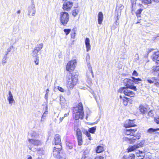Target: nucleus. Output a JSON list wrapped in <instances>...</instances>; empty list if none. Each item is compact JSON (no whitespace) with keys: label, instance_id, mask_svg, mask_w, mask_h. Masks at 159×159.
<instances>
[{"label":"nucleus","instance_id":"obj_41","mask_svg":"<svg viewBox=\"0 0 159 159\" xmlns=\"http://www.w3.org/2000/svg\"><path fill=\"white\" fill-rule=\"evenodd\" d=\"M143 10L142 9H140L138 10L136 12V16H138V15H139V14H140L142 11Z\"/></svg>","mask_w":159,"mask_h":159},{"label":"nucleus","instance_id":"obj_1","mask_svg":"<svg viewBox=\"0 0 159 159\" xmlns=\"http://www.w3.org/2000/svg\"><path fill=\"white\" fill-rule=\"evenodd\" d=\"M78 80V75L69 73L66 76V86L69 89H72L77 84Z\"/></svg>","mask_w":159,"mask_h":159},{"label":"nucleus","instance_id":"obj_7","mask_svg":"<svg viewBox=\"0 0 159 159\" xmlns=\"http://www.w3.org/2000/svg\"><path fill=\"white\" fill-rule=\"evenodd\" d=\"M134 137L132 138H125V140L128 143L130 144H132L137 140L139 139L140 137V134L139 133H138L136 135H135L134 134Z\"/></svg>","mask_w":159,"mask_h":159},{"label":"nucleus","instance_id":"obj_55","mask_svg":"<svg viewBox=\"0 0 159 159\" xmlns=\"http://www.w3.org/2000/svg\"><path fill=\"white\" fill-rule=\"evenodd\" d=\"M90 70V71H91V72L92 74V76L93 78L94 77V75H93V71H92V68H91L90 69V70Z\"/></svg>","mask_w":159,"mask_h":159},{"label":"nucleus","instance_id":"obj_32","mask_svg":"<svg viewBox=\"0 0 159 159\" xmlns=\"http://www.w3.org/2000/svg\"><path fill=\"white\" fill-rule=\"evenodd\" d=\"M152 70L154 72H157L159 71V66H154L152 68Z\"/></svg>","mask_w":159,"mask_h":159},{"label":"nucleus","instance_id":"obj_62","mask_svg":"<svg viewBox=\"0 0 159 159\" xmlns=\"http://www.w3.org/2000/svg\"><path fill=\"white\" fill-rule=\"evenodd\" d=\"M9 52H8V51H7V52H6V53L5 54V56H6V57H7V56Z\"/></svg>","mask_w":159,"mask_h":159},{"label":"nucleus","instance_id":"obj_34","mask_svg":"<svg viewBox=\"0 0 159 159\" xmlns=\"http://www.w3.org/2000/svg\"><path fill=\"white\" fill-rule=\"evenodd\" d=\"M78 144L79 146L83 144V139L82 137L77 138Z\"/></svg>","mask_w":159,"mask_h":159},{"label":"nucleus","instance_id":"obj_45","mask_svg":"<svg viewBox=\"0 0 159 159\" xmlns=\"http://www.w3.org/2000/svg\"><path fill=\"white\" fill-rule=\"evenodd\" d=\"M35 59H36L34 61V62L36 65H38L39 64V57H36Z\"/></svg>","mask_w":159,"mask_h":159},{"label":"nucleus","instance_id":"obj_50","mask_svg":"<svg viewBox=\"0 0 159 159\" xmlns=\"http://www.w3.org/2000/svg\"><path fill=\"white\" fill-rule=\"evenodd\" d=\"M132 75L134 76H138V74L136 70H134V71Z\"/></svg>","mask_w":159,"mask_h":159},{"label":"nucleus","instance_id":"obj_18","mask_svg":"<svg viewBox=\"0 0 159 159\" xmlns=\"http://www.w3.org/2000/svg\"><path fill=\"white\" fill-rule=\"evenodd\" d=\"M60 99V104L61 105V107L65 108L66 107L68 106L67 103H66V100L63 97H61Z\"/></svg>","mask_w":159,"mask_h":159},{"label":"nucleus","instance_id":"obj_30","mask_svg":"<svg viewBox=\"0 0 159 159\" xmlns=\"http://www.w3.org/2000/svg\"><path fill=\"white\" fill-rule=\"evenodd\" d=\"M132 78L133 80H133V83H134L135 84H139L140 83V82H139V81H140L142 80L139 78H136L134 77H132Z\"/></svg>","mask_w":159,"mask_h":159},{"label":"nucleus","instance_id":"obj_51","mask_svg":"<svg viewBox=\"0 0 159 159\" xmlns=\"http://www.w3.org/2000/svg\"><path fill=\"white\" fill-rule=\"evenodd\" d=\"M90 57L89 55L88 54H87L86 57V60L87 61H89L90 59Z\"/></svg>","mask_w":159,"mask_h":159},{"label":"nucleus","instance_id":"obj_10","mask_svg":"<svg viewBox=\"0 0 159 159\" xmlns=\"http://www.w3.org/2000/svg\"><path fill=\"white\" fill-rule=\"evenodd\" d=\"M61 145H59L58 146H55L54 147L55 149L53 150V154L54 156L56 157H57L58 156H59L60 154V151L61 149Z\"/></svg>","mask_w":159,"mask_h":159},{"label":"nucleus","instance_id":"obj_44","mask_svg":"<svg viewBox=\"0 0 159 159\" xmlns=\"http://www.w3.org/2000/svg\"><path fill=\"white\" fill-rule=\"evenodd\" d=\"M7 59V57L6 56H4V57H3L2 59V64L3 63H6V59Z\"/></svg>","mask_w":159,"mask_h":159},{"label":"nucleus","instance_id":"obj_36","mask_svg":"<svg viewBox=\"0 0 159 159\" xmlns=\"http://www.w3.org/2000/svg\"><path fill=\"white\" fill-rule=\"evenodd\" d=\"M142 2L145 4H149L151 3V0H142Z\"/></svg>","mask_w":159,"mask_h":159},{"label":"nucleus","instance_id":"obj_14","mask_svg":"<svg viewBox=\"0 0 159 159\" xmlns=\"http://www.w3.org/2000/svg\"><path fill=\"white\" fill-rule=\"evenodd\" d=\"M124 126L125 127L127 128L134 126L135 125L133 123V120H128L126 121Z\"/></svg>","mask_w":159,"mask_h":159},{"label":"nucleus","instance_id":"obj_53","mask_svg":"<svg viewBox=\"0 0 159 159\" xmlns=\"http://www.w3.org/2000/svg\"><path fill=\"white\" fill-rule=\"evenodd\" d=\"M156 39H159V34L157 35L156 37H154L153 38V40H155Z\"/></svg>","mask_w":159,"mask_h":159},{"label":"nucleus","instance_id":"obj_46","mask_svg":"<svg viewBox=\"0 0 159 159\" xmlns=\"http://www.w3.org/2000/svg\"><path fill=\"white\" fill-rule=\"evenodd\" d=\"M148 115L149 117H152L153 116V113L152 111H151L148 112Z\"/></svg>","mask_w":159,"mask_h":159},{"label":"nucleus","instance_id":"obj_17","mask_svg":"<svg viewBox=\"0 0 159 159\" xmlns=\"http://www.w3.org/2000/svg\"><path fill=\"white\" fill-rule=\"evenodd\" d=\"M151 58L153 61L156 60V63H157L158 60H159V51L154 52Z\"/></svg>","mask_w":159,"mask_h":159},{"label":"nucleus","instance_id":"obj_37","mask_svg":"<svg viewBox=\"0 0 159 159\" xmlns=\"http://www.w3.org/2000/svg\"><path fill=\"white\" fill-rule=\"evenodd\" d=\"M39 52L37 51L36 49H34V50L33 52V56L36 57H37V54Z\"/></svg>","mask_w":159,"mask_h":159},{"label":"nucleus","instance_id":"obj_48","mask_svg":"<svg viewBox=\"0 0 159 159\" xmlns=\"http://www.w3.org/2000/svg\"><path fill=\"white\" fill-rule=\"evenodd\" d=\"M58 89L59 91L61 92H65V89L61 87H58Z\"/></svg>","mask_w":159,"mask_h":159},{"label":"nucleus","instance_id":"obj_22","mask_svg":"<svg viewBox=\"0 0 159 159\" xmlns=\"http://www.w3.org/2000/svg\"><path fill=\"white\" fill-rule=\"evenodd\" d=\"M159 130V128H157L156 129H154L153 128H150L148 129L147 132L148 133H149L150 134H152L153 133H156L157 131Z\"/></svg>","mask_w":159,"mask_h":159},{"label":"nucleus","instance_id":"obj_15","mask_svg":"<svg viewBox=\"0 0 159 159\" xmlns=\"http://www.w3.org/2000/svg\"><path fill=\"white\" fill-rule=\"evenodd\" d=\"M54 141L56 146H58L59 145H61V139L59 134H56L55 135Z\"/></svg>","mask_w":159,"mask_h":159},{"label":"nucleus","instance_id":"obj_52","mask_svg":"<svg viewBox=\"0 0 159 159\" xmlns=\"http://www.w3.org/2000/svg\"><path fill=\"white\" fill-rule=\"evenodd\" d=\"M155 121L157 124H159V117L156 118L155 119Z\"/></svg>","mask_w":159,"mask_h":159},{"label":"nucleus","instance_id":"obj_43","mask_svg":"<svg viewBox=\"0 0 159 159\" xmlns=\"http://www.w3.org/2000/svg\"><path fill=\"white\" fill-rule=\"evenodd\" d=\"M87 81L90 85H91L92 84V80L89 77L87 78Z\"/></svg>","mask_w":159,"mask_h":159},{"label":"nucleus","instance_id":"obj_11","mask_svg":"<svg viewBox=\"0 0 159 159\" xmlns=\"http://www.w3.org/2000/svg\"><path fill=\"white\" fill-rule=\"evenodd\" d=\"M147 81L150 84L154 83L155 85L156 86L159 85V80H157L155 77H153L148 78L147 80Z\"/></svg>","mask_w":159,"mask_h":159},{"label":"nucleus","instance_id":"obj_28","mask_svg":"<svg viewBox=\"0 0 159 159\" xmlns=\"http://www.w3.org/2000/svg\"><path fill=\"white\" fill-rule=\"evenodd\" d=\"M76 135L77 138L82 137V133L80 129L78 128L76 130Z\"/></svg>","mask_w":159,"mask_h":159},{"label":"nucleus","instance_id":"obj_4","mask_svg":"<svg viewBox=\"0 0 159 159\" xmlns=\"http://www.w3.org/2000/svg\"><path fill=\"white\" fill-rule=\"evenodd\" d=\"M128 89L125 87L120 88L118 91L121 93H123L125 95L130 97H134L135 93Z\"/></svg>","mask_w":159,"mask_h":159},{"label":"nucleus","instance_id":"obj_35","mask_svg":"<svg viewBox=\"0 0 159 159\" xmlns=\"http://www.w3.org/2000/svg\"><path fill=\"white\" fill-rule=\"evenodd\" d=\"M79 11L77 9H75L73 10L72 12V15L75 16L78 13Z\"/></svg>","mask_w":159,"mask_h":159},{"label":"nucleus","instance_id":"obj_23","mask_svg":"<svg viewBox=\"0 0 159 159\" xmlns=\"http://www.w3.org/2000/svg\"><path fill=\"white\" fill-rule=\"evenodd\" d=\"M120 97L121 99L123 101V103L124 105L126 106L128 104V98L125 97H122L121 96H120Z\"/></svg>","mask_w":159,"mask_h":159},{"label":"nucleus","instance_id":"obj_25","mask_svg":"<svg viewBox=\"0 0 159 159\" xmlns=\"http://www.w3.org/2000/svg\"><path fill=\"white\" fill-rule=\"evenodd\" d=\"M136 0H131L132 11H134L136 7Z\"/></svg>","mask_w":159,"mask_h":159},{"label":"nucleus","instance_id":"obj_61","mask_svg":"<svg viewBox=\"0 0 159 159\" xmlns=\"http://www.w3.org/2000/svg\"><path fill=\"white\" fill-rule=\"evenodd\" d=\"M70 93H71L70 92L69 90H68V92H67V94L68 95H70Z\"/></svg>","mask_w":159,"mask_h":159},{"label":"nucleus","instance_id":"obj_60","mask_svg":"<svg viewBox=\"0 0 159 159\" xmlns=\"http://www.w3.org/2000/svg\"><path fill=\"white\" fill-rule=\"evenodd\" d=\"M49 89H47L46 90V94H48V93H49Z\"/></svg>","mask_w":159,"mask_h":159},{"label":"nucleus","instance_id":"obj_13","mask_svg":"<svg viewBox=\"0 0 159 159\" xmlns=\"http://www.w3.org/2000/svg\"><path fill=\"white\" fill-rule=\"evenodd\" d=\"M137 131V129H127L124 130L125 134L127 135H130L131 136L134 135L135 132Z\"/></svg>","mask_w":159,"mask_h":159},{"label":"nucleus","instance_id":"obj_27","mask_svg":"<svg viewBox=\"0 0 159 159\" xmlns=\"http://www.w3.org/2000/svg\"><path fill=\"white\" fill-rule=\"evenodd\" d=\"M104 150V148L102 146H98L96 149V152L97 153H100Z\"/></svg>","mask_w":159,"mask_h":159},{"label":"nucleus","instance_id":"obj_59","mask_svg":"<svg viewBox=\"0 0 159 159\" xmlns=\"http://www.w3.org/2000/svg\"><path fill=\"white\" fill-rule=\"evenodd\" d=\"M64 119V117H61L60 119V122H61Z\"/></svg>","mask_w":159,"mask_h":159},{"label":"nucleus","instance_id":"obj_26","mask_svg":"<svg viewBox=\"0 0 159 159\" xmlns=\"http://www.w3.org/2000/svg\"><path fill=\"white\" fill-rule=\"evenodd\" d=\"M124 8V6L121 4H117L116 7V10H118V11L120 12Z\"/></svg>","mask_w":159,"mask_h":159},{"label":"nucleus","instance_id":"obj_24","mask_svg":"<svg viewBox=\"0 0 159 159\" xmlns=\"http://www.w3.org/2000/svg\"><path fill=\"white\" fill-rule=\"evenodd\" d=\"M140 112L143 114L145 113L147 110V108L143 105H141L139 107Z\"/></svg>","mask_w":159,"mask_h":159},{"label":"nucleus","instance_id":"obj_6","mask_svg":"<svg viewBox=\"0 0 159 159\" xmlns=\"http://www.w3.org/2000/svg\"><path fill=\"white\" fill-rule=\"evenodd\" d=\"M77 61L75 59H73L69 61L66 66V69L69 71L73 70L76 65Z\"/></svg>","mask_w":159,"mask_h":159},{"label":"nucleus","instance_id":"obj_33","mask_svg":"<svg viewBox=\"0 0 159 159\" xmlns=\"http://www.w3.org/2000/svg\"><path fill=\"white\" fill-rule=\"evenodd\" d=\"M96 128V126L93 127L92 128H90L89 129V133H91L93 134L95 131Z\"/></svg>","mask_w":159,"mask_h":159},{"label":"nucleus","instance_id":"obj_47","mask_svg":"<svg viewBox=\"0 0 159 159\" xmlns=\"http://www.w3.org/2000/svg\"><path fill=\"white\" fill-rule=\"evenodd\" d=\"M143 143L142 142H140L137 145H136V146H137V148H139L140 147H141L143 145Z\"/></svg>","mask_w":159,"mask_h":159},{"label":"nucleus","instance_id":"obj_2","mask_svg":"<svg viewBox=\"0 0 159 159\" xmlns=\"http://www.w3.org/2000/svg\"><path fill=\"white\" fill-rule=\"evenodd\" d=\"M73 115L75 116V120L79 119H82L84 116L83 111V107L82 103H79L77 107L74 108L73 110Z\"/></svg>","mask_w":159,"mask_h":159},{"label":"nucleus","instance_id":"obj_64","mask_svg":"<svg viewBox=\"0 0 159 159\" xmlns=\"http://www.w3.org/2000/svg\"><path fill=\"white\" fill-rule=\"evenodd\" d=\"M126 159V157L125 156H123V157L122 159Z\"/></svg>","mask_w":159,"mask_h":159},{"label":"nucleus","instance_id":"obj_8","mask_svg":"<svg viewBox=\"0 0 159 159\" xmlns=\"http://www.w3.org/2000/svg\"><path fill=\"white\" fill-rule=\"evenodd\" d=\"M35 5L33 4L28 8V14L29 16H33L35 15Z\"/></svg>","mask_w":159,"mask_h":159},{"label":"nucleus","instance_id":"obj_42","mask_svg":"<svg viewBox=\"0 0 159 159\" xmlns=\"http://www.w3.org/2000/svg\"><path fill=\"white\" fill-rule=\"evenodd\" d=\"M47 113L48 112L46 111L44 113L43 116H42L41 121H43V119H45V117L46 116V115L47 114Z\"/></svg>","mask_w":159,"mask_h":159},{"label":"nucleus","instance_id":"obj_20","mask_svg":"<svg viewBox=\"0 0 159 159\" xmlns=\"http://www.w3.org/2000/svg\"><path fill=\"white\" fill-rule=\"evenodd\" d=\"M98 23L101 24L103 19V15L102 12H99L98 13Z\"/></svg>","mask_w":159,"mask_h":159},{"label":"nucleus","instance_id":"obj_16","mask_svg":"<svg viewBox=\"0 0 159 159\" xmlns=\"http://www.w3.org/2000/svg\"><path fill=\"white\" fill-rule=\"evenodd\" d=\"M8 95L9 96L7 97V100L9 102V103L11 105V104L13 102H15V100L13 98V96L12 94L10 91H8Z\"/></svg>","mask_w":159,"mask_h":159},{"label":"nucleus","instance_id":"obj_31","mask_svg":"<svg viewBox=\"0 0 159 159\" xmlns=\"http://www.w3.org/2000/svg\"><path fill=\"white\" fill-rule=\"evenodd\" d=\"M43 47V44L42 43H41L38 45L34 49L37 51L38 52L41 49H42Z\"/></svg>","mask_w":159,"mask_h":159},{"label":"nucleus","instance_id":"obj_39","mask_svg":"<svg viewBox=\"0 0 159 159\" xmlns=\"http://www.w3.org/2000/svg\"><path fill=\"white\" fill-rule=\"evenodd\" d=\"M135 155L133 154H129L128 159H135Z\"/></svg>","mask_w":159,"mask_h":159},{"label":"nucleus","instance_id":"obj_40","mask_svg":"<svg viewBox=\"0 0 159 159\" xmlns=\"http://www.w3.org/2000/svg\"><path fill=\"white\" fill-rule=\"evenodd\" d=\"M64 32H65L66 35H67L70 33L71 31L70 29H65L64 30Z\"/></svg>","mask_w":159,"mask_h":159},{"label":"nucleus","instance_id":"obj_38","mask_svg":"<svg viewBox=\"0 0 159 159\" xmlns=\"http://www.w3.org/2000/svg\"><path fill=\"white\" fill-rule=\"evenodd\" d=\"M85 134L88 138V139L89 140H91V139L90 134L89 132L87 131H86L85 132Z\"/></svg>","mask_w":159,"mask_h":159},{"label":"nucleus","instance_id":"obj_57","mask_svg":"<svg viewBox=\"0 0 159 159\" xmlns=\"http://www.w3.org/2000/svg\"><path fill=\"white\" fill-rule=\"evenodd\" d=\"M75 33H74L73 34L71 35V38H73V39H74L75 38Z\"/></svg>","mask_w":159,"mask_h":159},{"label":"nucleus","instance_id":"obj_9","mask_svg":"<svg viewBox=\"0 0 159 159\" xmlns=\"http://www.w3.org/2000/svg\"><path fill=\"white\" fill-rule=\"evenodd\" d=\"M28 141L30 144L35 146H39L41 145V141L37 139H29Z\"/></svg>","mask_w":159,"mask_h":159},{"label":"nucleus","instance_id":"obj_54","mask_svg":"<svg viewBox=\"0 0 159 159\" xmlns=\"http://www.w3.org/2000/svg\"><path fill=\"white\" fill-rule=\"evenodd\" d=\"M95 159H105V158L102 156L96 157Z\"/></svg>","mask_w":159,"mask_h":159},{"label":"nucleus","instance_id":"obj_19","mask_svg":"<svg viewBox=\"0 0 159 159\" xmlns=\"http://www.w3.org/2000/svg\"><path fill=\"white\" fill-rule=\"evenodd\" d=\"M90 40L88 38H86L85 40V44L87 48V51H89L90 49Z\"/></svg>","mask_w":159,"mask_h":159},{"label":"nucleus","instance_id":"obj_29","mask_svg":"<svg viewBox=\"0 0 159 159\" xmlns=\"http://www.w3.org/2000/svg\"><path fill=\"white\" fill-rule=\"evenodd\" d=\"M137 148V146H136V145H134V146H130L128 148V152H130L133 151Z\"/></svg>","mask_w":159,"mask_h":159},{"label":"nucleus","instance_id":"obj_63","mask_svg":"<svg viewBox=\"0 0 159 159\" xmlns=\"http://www.w3.org/2000/svg\"><path fill=\"white\" fill-rule=\"evenodd\" d=\"M86 157V156L84 155L82 157L81 159H84Z\"/></svg>","mask_w":159,"mask_h":159},{"label":"nucleus","instance_id":"obj_49","mask_svg":"<svg viewBox=\"0 0 159 159\" xmlns=\"http://www.w3.org/2000/svg\"><path fill=\"white\" fill-rule=\"evenodd\" d=\"M13 48V46H11L7 49V51H8V52H10L11 51V50Z\"/></svg>","mask_w":159,"mask_h":159},{"label":"nucleus","instance_id":"obj_56","mask_svg":"<svg viewBox=\"0 0 159 159\" xmlns=\"http://www.w3.org/2000/svg\"><path fill=\"white\" fill-rule=\"evenodd\" d=\"M153 50V49H150L148 51H147V53L148 54L149 52H152Z\"/></svg>","mask_w":159,"mask_h":159},{"label":"nucleus","instance_id":"obj_3","mask_svg":"<svg viewBox=\"0 0 159 159\" xmlns=\"http://www.w3.org/2000/svg\"><path fill=\"white\" fill-rule=\"evenodd\" d=\"M70 16L66 12L62 11L60 13V20L61 23L64 26H66L69 21Z\"/></svg>","mask_w":159,"mask_h":159},{"label":"nucleus","instance_id":"obj_21","mask_svg":"<svg viewBox=\"0 0 159 159\" xmlns=\"http://www.w3.org/2000/svg\"><path fill=\"white\" fill-rule=\"evenodd\" d=\"M30 135L32 138V139H37L39 138V134L35 131H33L30 134Z\"/></svg>","mask_w":159,"mask_h":159},{"label":"nucleus","instance_id":"obj_5","mask_svg":"<svg viewBox=\"0 0 159 159\" xmlns=\"http://www.w3.org/2000/svg\"><path fill=\"white\" fill-rule=\"evenodd\" d=\"M124 83L126 88H129L135 91L137 90V89L136 86L133 85V81L132 80L129 79H125L124 80Z\"/></svg>","mask_w":159,"mask_h":159},{"label":"nucleus","instance_id":"obj_12","mask_svg":"<svg viewBox=\"0 0 159 159\" xmlns=\"http://www.w3.org/2000/svg\"><path fill=\"white\" fill-rule=\"evenodd\" d=\"M73 6V3L70 2H64L63 8L64 10L69 11L70 10Z\"/></svg>","mask_w":159,"mask_h":159},{"label":"nucleus","instance_id":"obj_58","mask_svg":"<svg viewBox=\"0 0 159 159\" xmlns=\"http://www.w3.org/2000/svg\"><path fill=\"white\" fill-rule=\"evenodd\" d=\"M69 115V114L68 113L65 114L64 115V117H67Z\"/></svg>","mask_w":159,"mask_h":159}]
</instances>
